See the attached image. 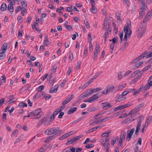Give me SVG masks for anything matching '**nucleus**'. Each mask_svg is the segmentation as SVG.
<instances>
[{
	"instance_id": "obj_38",
	"label": "nucleus",
	"mask_w": 152,
	"mask_h": 152,
	"mask_svg": "<svg viewBox=\"0 0 152 152\" xmlns=\"http://www.w3.org/2000/svg\"><path fill=\"white\" fill-rule=\"evenodd\" d=\"M143 63V62H141L139 63L136 64L134 65V66L136 68H138Z\"/></svg>"
},
{
	"instance_id": "obj_33",
	"label": "nucleus",
	"mask_w": 152,
	"mask_h": 152,
	"mask_svg": "<svg viewBox=\"0 0 152 152\" xmlns=\"http://www.w3.org/2000/svg\"><path fill=\"white\" fill-rule=\"evenodd\" d=\"M113 116H108L102 119V122H105L109 120L110 119L112 118Z\"/></svg>"
},
{
	"instance_id": "obj_54",
	"label": "nucleus",
	"mask_w": 152,
	"mask_h": 152,
	"mask_svg": "<svg viewBox=\"0 0 152 152\" xmlns=\"http://www.w3.org/2000/svg\"><path fill=\"white\" fill-rule=\"evenodd\" d=\"M151 117L150 116L148 119L147 120V121H146L145 124L144 126V127H147L148 126V124H149V121H148L149 120V118L150 119H151Z\"/></svg>"
},
{
	"instance_id": "obj_44",
	"label": "nucleus",
	"mask_w": 152,
	"mask_h": 152,
	"mask_svg": "<svg viewBox=\"0 0 152 152\" xmlns=\"http://www.w3.org/2000/svg\"><path fill=\"white\" fill-rule=\"evenodd\" d=\"M18 130H15L13 131L12 133V137H14L15 136L16 134L17 133H18Z\"/></svg>"
},
{
	"instance_id": "obj_20",
	"label": "nucleus",
	"mask_w": 152,
	"mask_h": 152,
	"mask_svg": "<svg viewBox=\"0 0 152 152\" xmlns=\"http://www.w3.org/2000/svg\"><path fill=\"white\" fill-rule=\"evenodd\" d=\"M83 136V134H80V135L77 136L76 137L72 139V142L74 143L76 141L80 139V138L82 137Z\"/></svg>"
},
{
	"instance_id": "obj_42",
	"label": "nucleus",
	"mask_w": 152,
	"mask_h": 152,
	"mask_svg": "<svg viewBox=\"0 0 152 152\" xmlns=\"http://www.w3.org/2000/svg\"><path fill=\"white\" fill-rule=\"evenodd\" d=\"M131 23L130 21L128 22H127V26H125L124 27V28L125 27H126V28H127L128 30V29L129 28L130 29V28L131 27Z\"/></svg>"
},
{
	"instance_id": "obj_63",
	"label": "nucleus",
	"mask_w": 152,
	"mask_h": 152,
	"mask_svg": "<svg viewBox=\"0 0 152 152\" xmlns=\"http://www.w3.org/2000/svg\"><path fill=\"white\" fill-rule=\"evenodd\" d=\"M144 105V104L143 103H141L140 104V105H137V108L138 109H139V110Z\"/></svg>"
},
{
	"instance_id": "obj_55",
	"label": "nucleus",
	"mask_w": 152,
	"mask_h": 152,
	"mask_svg": "<svg viewBox=\"0 0 152 152\" xmlns=\"http://www.w3.org/2000/svg\"><path fill=\"white\" fill-rule=\"evenodd\" d=\"M102 122H102V119L101 120H100L97 121H96L95 122H94L93 123L91 124V125H93L94 123H96V124H98L99 123H100Z\"/></svg>"
},
{
	"instance_id": "obj_34",
	"label": "nucleus",
	"mask_w": 152,
	"mask_h": 152,
	"mask_svg": "<svg viewBox=\"0 0 152 152\" xmlns=\"http://www.w3.org/2000/svg\"><path fill=\"white\" fill-rule=\"evenodd\" d=\"M139 110V109H138L137 108H135L131 111V112L132 113V114L134 115V114L137 113Z\"/></svg>"
},
{
	"instance_id": "obj_30",
	"label": "nucleus",
	"mask_w": 152,
	"mask_h": 152,
	"mask_svg": "<svg viewBox=\"0 0 152 152\" xmlns=\"http://www.w3.org/2000/svg\"><path fill=\"white\" fill-rule=\"evenodd\" d=\"M8 9L11 12H13L14 11L13 6L11 4L8 5Z\"/></svg>"
},
{
	"instance_id": "obj_46",
	"label": "nucleus",
	"mask_w": 152,
	"mask_h": 152,
	"mask_svg": "<svg viewBox=\"0 0 152 152\" xmlns=\"http://www.w3.org/2000/svg\"><path fill=\"white\" fill-rule=\"evenodd\" d=\"M94 145L93 144H87L85 146V147L87 148H92L94 147Z\"/></svg>"
},
{
	"instance_id": "obj_2",
	"label": "nucleus",
	"mask_w": 152,
	"mask_h": 152,
	"mask_svg": "<svg viewBox=\"0 0 152 152\" xmlns=\"http://www.w3.org/2000/svg\"><path fill=\"white\" fill-rule=\"evenodd\" d=\"M90 89L88 90L86 92L80 94L78 97V99L80 100L83 99L87 97L88 96L92 95L89 91Z\"/></svg>"
},
{
	"instance_id": "obj_16",
	"label": "nucleus",
	"mask_w": 152,
	"mask_h": 152,
	"mask_svg": "<svg viewBox=\"0 0 152 152\" xmlns=\"http://www.w3.org/2000/svg\"><path fill=\"white\" fill-rule=\"evenodd\" d=\"M41 109L39 108L33 111L35 116V115H42V113L41 112Z\"/></svg>"
},
{
	"instance_id": "obj_57",
	"label": "nucleus",
	"mask_w": 152,
	"mask_h": 152,
	"mask_svg": "<svg viewBox=\"0 0 152 152\" xmlns=\"http://www.w3.org/2000/svg\"><path fill=\"white\" fill-rule=\"evenodd\" d=\"M142 74V73H139L136 77L135 78L136 80H137V81H138L139 80V78L141 77Z\"/></svg>"
},
{
	"instance_id": "obj_29",
	"label": "nucleus",
	"mask_w": 152,
	"mask_h": 152,
	"mask_svg": "<svg viewBox=\"0 0 152 152\" xmlns=\"http://www.w3.org/2000/svg\"><path fill=\"white\" fill-rule=\"evenodd\" d=\"M118 110H119V107L118 106L116 107H115L114 110L112 109L111 110L108 111L107 112H109L108 114H109L110 113H113L115 111H117Z\"/></svg>"
},
{
	"instance_id": "obj_18",
	"label": "nucleus",
	"mask_w": 152,
	"mask_h": 152,
	"mask_svg": "<svg viewBox=\"0 0 152 152\" xmlns=\"http://www.w3.org/2000/svg\"><path fill=\"white\" fill-rule=\"evenodd\" d=\"M144 33V28H140L138 30V34L140 36H142Z\"/></svg>"
},
{
	"instance_id": "obj_51",
	"label": "nucleus",
	"mask_w": 152,
	"mask_h": 152,
	"mask_svg": "<svg viewBox=\"0 0 152 152\" xmlns=\"http://www.w3.org/2000/svg\"><path fill=\"white\" fill-rule=\"evenodd\" d=\"M110 132H105L103 133L102 135V137H108V135L110 133Z\"/></svg>"
},
{
	"instance_id": "obj_58",
	"label": "nucleus",
	"mask_w": 152,
	"mask_h": 152,
	"mask_svg": "<svg viewBox=\"0 0 152 152\" xmlns=\"http://www.w3.org/2000/svg\"><path fill=\"white\" fill-rule=\"evenodd\" d=\"M50 42L48 40H44V44L46 46H47L49 44Z\"/></svg>"
},
{
	"instance_id": "obj_39",
	"label": "nucleus",
	"mask_w": 152,
	"mask_h": 152,
	"mask_svg": "<svg viewBox=\"0 0 152 152\" xmlns=\"http://www.w3.org/2000/svg\"><path fill=\"white\" fill-rule=\"evenodd\" d=\"M126 86V84H123L121 85H119L118 86V87L119 89H122L124 88H125Z\"/></svg>"
},
{
	"instance_id": "obj_32",
	"label": "nucleus",
	"mask_w": 152,
	"mask_h": 152,
	"mask_svg": "<svg viewBox=\"0 0 152 152\" xmlns=\"http://www.w3.org/2000/svg\"><path fill=\"white\" fill-rule=\"evenodd\" d=\"M151 66V65H149L148 66H146L145 68H144L142 70V72L148 70Z\"/></svg>"
},
{
	"instance_id": "obj_21",
	"label": "nucleus",
	"mask_w": 152,
	"mask_h": 152,
	"mask_svg": "<svg viewBox=\"0 0 152 152\" xmlns=\"http://www.w3.org/2000/svg\"><path fill=\"white\" fill-rule=\"evenodd\" d=\"M54 136L55 135H52L49 136L46 139L45 142L47 143L49 142L53 138H55Z\"/></svg>"
},
{
	"instance_id": "obj_4",
	"label": "nucleus",
	"mask_w": 152,
	"mask_h": 152,
	"mask_svg": "<svg viewBox=\"0 0 152 152\" xmlns=\"http://www.w3.org/2000/svg\"><path fill=\"white\" fill-rule=\"evenodd\" d=\"M138 1L141 3L140 9L147 10L148 7L145 4L144 0H138Z\"/></svg>"
},
{
	"instance_id": "obj_40",
	"label": "nucleus",
	"mask_w": 152,
	"mask_h": 152,
	"mask_svg": "<svg viewBox=\"0 0 152 152\" xmlns=\"http://www.w3.org/2000/svg\"><path fill=\"white\" fill-rule=\"evenodd\" d=\"M124 112V111H121L119 112H118V113H115L113 114L112 116L114 117V116H116L118 115H120V114L122 113L123 112Z\"/></svg>"
},
{
	"instance_id": "obj_5",
	"label": "nucleus",
	"mask_w": 152,
	"mask_h": 152,
	"mask_svg": "<svg viewBox=\"0 0 152 152\" xmlns=\"http://www.w3.org/2000/svg\"><path fill=\"white\" fill-rule=\"evenodd\" d=\"M135 131V129L134 128L132 129L131 130L129 131H128L127 133V136L126 138L127 140H128V141L130 140L132 138V136L133 135L134 132Z\"/></svg>"
},
{
	"instance_id": "obj_8",
	"label": "nucleus",
	"mask_w": 152,
	"mask_h": 152,
	"mask_svg": "<svg viewBox=\"0 0 152 152\" xmlns=\"http://www.w3.org/2000/svg\"><path fill=\"white\" fill-rule=\"evenodd\" d=\"M138 123L136 127V130L135 132V134L137 135L139 133V132L140 129V127L141 126V120L140 119L137 121Z\"/></svg>"
},
{
	"instance_id": "obj_12",
	"label": "nucleus",
	"mask_w": 152,
	"mask_h": 152,
	"mask_svg": "<svg viewBox=\"0 0 152 152\" xmlns=\"http://www.w3.org/2000/svg\"><path fill=\"white\" fill-rule=\"evenodd\" d=\"M145 11L146 10L140 9L139 15L138 16L139 19H141L145 15Z\"/></svg>"
},
{
	"instance_id": "obj_7",
	"label": "nucleus",
	"mask_w": 152,
	"mask_h": 152,
	"mask_svg": "<svg viewBox=\"0 0 152 152\" xmlns=\"http://www.w3.org/2000/svg\"><path fill=\"white\" fill-rule=\"evenodd\" d=\"M103 107L102 109L103 110H107L110 108H111L112 106L108 102H104L102 104Z\"/></svg>"
},
{
	"instance_id": "obj_50",
	"label": "nucleus",
	"mask_w": 152,
	"mask_h": 152,
	"mask_svg": "<svg viewBox=\"0 0 152 152\" xmlns=\"http://www.w3.org/2000/svg\"><path fill=\"white\" fill-rule=\"evenodd\" d=\"M149 53L147 55V56L146 57V58H148L152 57V50L150 51Z\"/></svg>"
},
{
	"instance_id": "obj_60",
	"label": "nucleus",
	"mask_w": 152,
	"mask_h": 152,
	"mask_svg": "<svg viewBox=\"0 0 152 152\" xmlns=\"http://www.w3.org/2000/svg\"><path fill=\"white\" fill-rule=\"evenodd\" d=\"M107 20H104V23L103 24V28H105L107 27Z\"/></svg>"
},
{
	"instance_id": "obj_61",
	"label": "nucleus",
	"mask_w": 152,
	"mask_h": 152,
	"mask_svg": "<svg viewBox=\"0 0 152 152\" xmlns=\"http://www.w3.org/2000/svg\"><path fill=\"white\" fill-rule=\"evenodd\" d=\"M140 72V70L139 69L135 71H134L133 73L132 74V75L133 76H135L136 75L138 72Z\"/></svg>"
},
{
	"instance_id": "obj_52",
	"label": "nucleus",
	"mask_w": 152,
	"mask_h": 152,
	"mask_svg": "<svg viewBox=\"0 0 152 152\" xmlns=\"http://www.w3.org/2000/svg\"><path fill=\"white\" fill-rule=\"evenodd\" d=\"M152 16V15H151L150 13L148 12L145 17H147L148 19L149 20Z\"/></svg>"
},
{
	"instance_id": "obj_9",
	"label": "nucleus",
	"mask_w": 152,
	"mask_h": 152,
	"mask_svg": "<svg viewBox=\"0 0 152 152\" xmlns=\"http://www.w3.org/2000/svg\"><path fill=\"white\" fill-rule=\"evenodd\" d=\"M72 132H68V133H66L63 135H62L61 137H60L59 140H63L64 139H65V138L68 137L69 136H70L71 135H72Z\"/></svg>"
},
{
	"instance_id": "obj_13",
	"label": "nucleus",
	"mask_w": 152,
	"mask_h": 152,
	"mask_svg": "<svg viewBox=\"0 0 152 152\" xmlns=\"http://www.w3.org/2000/svg\"><path fill=\"white\" fill-rule=\"evenodd\" d=\"M55 88H54L53 87H52L50 89L49 92L50 93H53L57 92L58 88V85H56L55 86Z\"/></svg>"
},
{
	"instance_id": "obj_47",
	"label": "nucleus",
	"mask_w": 152,
	"mask_h": 152,
	"mask_svg": "<svg viewBox=\"0 0 152 152\" xmlns=\"http://www.w3.org/2000/svg\"><path fill=\"white\" fill-rule=\"evenodd\" d=\"M122 72H119L118 73V79L120 80L122 78V75L121 74Z\"/></svg>"
},
{
	"instance_id": "obj_11",
	"label": "nucleus",
	"mask_w": 152,
	"mask_h": 152,
	"mask_svg": "<svg viewBox=\"0 0 152 152\" xmlns=\"http://www.w3.org/2000/svg\"><path fill=\"white\" fill-rule=\"evenodd\" d=\"M114 88V86L112 84L107 85L106 87L108 93H110V92H113Z\"/></svg>"
},
{
	"instance_id": "obj_37",
	"label": "nucleus",
	"mask_w": 152,
	"mask_h": 152,
	"mask_svg": "<svg viewBox=\"0 0 152 152\" xmlns=\"http://www.w3.org/2000/svg\"><path fill=\"white\" fill-rule=\"evenodd\" d=\"M121 14L119 12H117L116 13V16L117 18V20H120Z\"/></svg>"
},
{
	"instance_id": "obj_45",
	"label": "nucleus",
	"mask_w": 152,
	"mask_h": 152,
	"mask_svg": "<svg viewBox=\"0 0 152 152\" xmlns=\"http://www.w3.org/2000/svg\"><path fill=\"white\" fill-rule=\"evenodd\" d=\"M21 3L22 4V6L23 7L27 6V3L26 1L23 0L21 1Z\"/></svg>"
},
{
	"instance_id": "obj_35",
	"label": "nucleus",
	"mask_w": 152,
	"mask_h": 152,
	"mask_svg": "<svg viewBox=\"0 0 152 152\" xmlns=\"http://www.w3.org/2000/svg\"><path fill=\"white\" fill-rule=\"evenodd\" d=\"M148 53L146 51L144 52L141 55H140L142 58H144L145 57L147 56V55L148 54Z\"/></svg>"
},
{
	"instance_id": "obj_23",
	"label": "nucleus",
	"mask_w": 152,
	"mask_h": 152,
	"mask_svg": "<svg viewBox=\"0 0 152 152\" xmlns=\"http://www.w3.org/2000/svg\"><path fill=\"white\" fill-rule=\"evenodd\" d=\"M92 7L91 10V11L92 13L94 14L96 13L97 11L96 7L94 6V5L92 6Z\"/></svg>"
},
{
	"instance_id": "obj_53",
	"label": "nucleus",
	"mask_w": 152,
	"mask_h": 152,
	"mask_svg": "<svg viewBox=\"0 0 152 152\" xmlns=\"http://www.w3.org/2000/svg\"><path fill=\"white\" fill-rule=\"evenodd\" d=\"M84 23L85 24L86 28H89L90 26L89 24V23L87 21L84 20Z\"/></svg>"
},
{
	"instance_id": "obj_28",
	"label": "nucleus",
	"mask_w": 152,
	"mask_h": 152,
	"mask_svg": "<svg viewBox=\"0 0 152 152\" xmlns=\"http://www.w3.org/2000/svg\"><path fill=\"white\" fill-rule=\"evenodd\" d=\"M126 136V133L125 132H122L121 135V137L120 140H123L125 139Z\"/></svg>"
},
{
	"instance_id": "obj_41",
	"label": "nucleus",
	"mask_w": 152,
	"mask_h": 152,
	"mask_svg": "<svg viewBox=\"0 0 152 152\" xmlns=\"http://www.w3.org/2000/svg\"><path fill=\"white\" fill-rule=\"evenodd\" d=\"M69 102H70V100H69L68 97L63 102L62 104L63 105H64L69 103Z\"/></svg>"
},
{
	"instance_id": "obj_24",
	"label": "nucleus",
	"mask_w": 152,
	"mask_h": 152,
	"mask_svg": "<svg viewBox=\"0 0 152 152\" xmlns=\"http://www.w3.org/2000/svg\"><path fill=\"white\" fill-rule=\"evenodd\" d=\"M6 56V55L4 53V52H1V50H0V60L4 59Z\"/></svg>"
},
{
	"instance_id": "obj_48",
	"label": "nucleus",
	"mask_w": 152,
	"mask_h": 152,
	"mask_svg": "<svg viewBox=\"0 0 152 152\" xmlns=\"http://www.w3.org/2000/svg\"><path fill=\"white\" fill-rule=\"evenodd\" d=\"M65 28L69 31H71L72 29V26L69 25H66L65 26Z\"/></svg>"
},
{
	"instance_id": "obj_17",
	"label": "nucleus",
	"mask_w": 152,
	"mask_h": 152,
	"mask_svg": "<svg viewBox=\"0 0 152 152\" xmlns=\"http://www.w3.org/2000/svg\"><path fill=\"white\" fill-rule=\"evenodd\" d=\"M92 80H89L81 88L82 89H84L86 87L88 86L92 82Z\"/></svg>"
},
{
	"instance_id": "obj_6",
	"label": "nucleus",
	"mask_w": 152,
	"mask_h": 152,
	"mask_svg": "<svg viewBox=\"0 0 152 152\" xmlns=\"http://www.w3.org/2000/svg\"><path fill=\"white\" fill-rule=\"evenodd\" d=\"M100 46L99 44H96V48L94 52V57L95 59L97 57L98 53L99 51Z\"/></svg>"
},
{
	"instance_id": "obj_25",
	"label": "nucleus",
	"mask_w": 152,
	"mask_h": 152,
	"mask_svg": "<svg viewBox=\"0 0 152 152\" xmlns=\"http://www.w3.org/2000/svg\"><path fill=\"white\" fill-rule=\"evenodd\" d=\"M102 73V72H98L96 73L95 75L93 77V78L90 80H92V82L93 81V80L94 79H95L96 77H97Z\"/></svg>"
},
{
	"instance_id": "obj_14",
	"label": "nucleus",
	"mask_w": 152,
	"mask_h": 152,
	"mask_svg": "<svg viewBox=\"0 0 152 152\" xmlns=\"http://www.w3.org/2000/svg\"><path fill=\"white\" fill-rule=\"evenodd\" d=\"M124 31L126 33L125 34L124 37L123 39L124 41H127V34L128 32V29L126 27H125L124 28Z\"/></svg>"
},
{
	"instance_id": "obj_3",
	"label": "nucleus",
	"mask_w": 152,
	"mask_h": 152,
	"mask_svg": "<svg viewBox=\"0 0 152 152\" xmlns=\"http://www.w3.org/2000/svg\"><path fill=\"white\" fill-rule=\"evenodd\" d=\"M100 92L97 93L89 98L91 103H92L95 100L97 99L100 96H102V95H100Z\"/></svg>"
},
{
	"instance_id": "obj_22",
	"label": "nucleus",
	"mask_w": 152,
	"mask_h": 152,
	"mask_svg": "<svg viewBox=\"0 0 152 152\" xmlns=\"http://www.w3.org/2000/svg\"><path fill=\"white\" fill-rule=\"evenodd\" d=\"M7 8V6L6 4L5 3L2 4L0 10L2 11H4L6 10Z\"/></svg>"
},
{
	"instance_id": "obj_1",
	"label": "nucleus",
	"mask_w": 152,
	"mask_h": 152,
	"mask_svg": "<svg viewBox=\"0 0 152 152\" xmlns=\"http://www.w3.org/2000/svg\"><path fill=\"white\" fill-rule=\"evenodd\" d=\"M61 130H60L59 127H54L48 129L46 130L45 132L46 135H55V137L58 136L61 134Z\"/></svg>"
},
{
	"instance_id": "obj_15",
	"label": "nucleus",
	"mask_w": 152,
	"mask_h": 152,
	"mask_svg": "<svg viewBox=\"0 0 152 152\" xmlns=\"http://www.w3.org/2000/svg\"><path fill=\"white\" fill-rule=\"evenodd\" d=\"M77 110V107H72L67 112V114H71L76 111Z\"/></svg>"
},
{
	"instance_id": "obj_59",
	"label": "nucleus",
	"mask_w": 152,
	"mask_h": 152,
	"mask_svg": "<svg viewBox=\"0 0 152 152\" xmlns=\"http://www.w3.org/2000/svg\"><path fill=\"white\" fill-rule=\"evenodd\" d=\"M5 102V99L2 98L0 100V106H1Z\"/></svg>"
},
{
	"instance_id": "obj_56",
	"label": "nucleus",
	"mask_w": 152,
	"mask_h": 152,
	"mask_svg": "<svg viewBox=\"0 0 152 152\" xmlns=\"http://www.w3.org/2000/svg\"><path fill=\"white\" fill-rule=\"evenodd\" d=\"M69 59L71 61H72L73 59V56L72 53L70 52L69 54Z\"/></svg>"
},
{
	"instance_id": "obj_36",
	"label": "nucleus",
	"mask_w": 152,
	"mask_h": 152,
	"mask_svg": "<svg viewBox=\"0 0 152 152\" xmlns=\"http://www.w3.org/2000/svg\"><path fill=\"white\" fill-rule=\"evenodd\" d=\"M44 88V86L43 85L39 86L37 88L38 91H40L43 90Z\"/></svg>"
},
{
	"instance_id": "obj_27",
	"label": "nucleus",
	"mask_w": 152,
	"mask_h": 152,
	"mask_svg": "<svg viewBox=\"0 0 152 152\" xmlns=\"http://www.w3.org/2000/svg\"><path fill=\"white\" fill-rule=\"evenodd\" d=\"M27 105L23 102H21L18 104V107H20L23 108L24 107H27Z\"/></svg>"
},
{
	"instance_id": "obj_43",
	"label": "nucleus",
	"mask_w": 152,
	"mask_h": 152,
	"mask_svg": "<svg viewBox=\"0 0 152 152\" xmlns=\"http://www.w3.org/2000/svg\"><path fill=\"white\" fill-rule=\"evenodd\" d=\"M23 137V135H21L20 136V137L18 138H17L15 141V143L18 142L22 139Z\"/></svg>"
},
{
	"instance_id": "obj_19",
	"label": "nucleus",
	"mask_w": 152,
	"mask_h": 152,
	"mask_svg": "<svg viewBox=\"0 0 152 152\" xmlns=\"http://www.w3.org/2000/svg\"><path fill=\"white\" fill-rule=\"evenodd\" d=\"M152 83V81L148 82V83L146 84L145 86L143 87V88L145 90H147L150 88V86H152L151 83Z\"/></svg>"
},
{
	"instance_id": "obj_49",
	"label": "nucleus",
	"mask_w": 152,
	"mask_h": 152,
	"mask_svg": "<svg viewBox=\"0 0 152 152\" xmlns=\"http://www.w3.org/2000/svg\"><path fill=\"white\" fill-rule=\"evenodd\" d=\"M66 81H67V80L66 79H65L64 80H63L62 82L61 83L60 86L62 87H63L64 86Z\"/></svg>"
},
{
	"instance_id": "obj_64",
	"label": "nucleus",
	"mask_w": 152,
	"mask_h": 152,
	"mask_svg": "<svg viewBox=\"0 0 152 152\" xmlns=\"http://www.w3.org/2000/svg\"><path fill=\"white\" fill-rule=\"evenodd\" d=\"M64 112H61L59 115L58 116V118H62V117L63 116V115H64Z\"/></svg>"
},
{
	"instance_id": "obj_31",
	"label": "nucleus",
	"mask_w": 152,
	"mask_h": 152,
	"mask_svg": "<svg viewBox=\"0 0 152 152\" xmlns=\"http://www.w3.org/2000/svg\"><path fill=\"white\" fill-rule=\"evenodd\" d=\"M118 39V37L117 36H116L114 37L112 39V41L113 42V43L114 45L117 44L118 41L117 40V39Z\"/></svg>"
},
{
	"instance_id": "obj_10",
	"label": "nucleus",
	"mask_w": 152,
	"mask_h": 152,
	"mask_svg": "<svg viewBox=\"0 0 152 152\" xmlns=\"http://www.w3.org/2000/svg\"><path fill=\"white\" fill-rule=\"evenodd\" d=\"M48 116L45 117L44 118H42L39 121L38 124L37 125V126H39L42 125L44 123L47 122L48 121Z\"/></svg>"
},
{
	"instance_id": "obj_26",
	"label": "nucleus",
	"mask_w": 152,
	"mask_h": 152,
	"mask_svg": "<svg viewBox=\"0 0 152 152\" xmlns=\"http://www.w3.org/2000/svg\"><path fill=\"white\" fill-rule=\"evenodd\" d=\"M99 128V127L96 126L95 127L92 129H90V130H89L86 133V134H89L91 132H93L96 130V129Z\"/></svg>"
},
{
	"instance_id": "obj_62",
	"label": "nucleus",
	"mask_w": 152,
	"mask_h": 152,
	"mask_svg": "<svg viewBox=\"0 0 152 152\" xmlns=\"http://www.w3.org/2000/svg\"><path fill=\"white\" fill-rule=\"evenodd\" d=\"M22 8L20 6L18 7L15 10V12L16 13H17L20 10V9H22Z\"/></svg>"
}]
</instances>
